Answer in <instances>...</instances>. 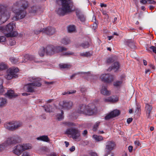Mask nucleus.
I'll return each instance as SVG.
<instances>
[{
    "instance_id": "f257e3e1",
    "label": "nucleus",
    "mask_w": 156,
    "mask_h": 156,
    "mask_svg": "<svg viewBox=\"0 0 156 156\" xmlns=\"http://www.w3.org/2000/svg\"><path fill=\"white\" fill-rule=\"evenodd\" d=\"M97 111V108L94 105L89 104L88 105H79L77 112L80 114L91 115Z\"/></svg>"
},
{
    "instance_id": "f03ea898",
    "label": "nucleus",
    "mask_w": 156,
    "mask_h": 156,
    "mask_svg": "<svg viewBox=\"0 0 156 156\" xmlns=\"http://www.w3.org/2000/svg\"><path fill=\"white\" fill-rule=\"evenodd\" d=\"M12 12L15 13V16L13 17V20L17 21L19 19H21L25 17L27 14L26 10L21 8H17L12 7Z\"/></svg>"
},
{
    "instance_id": "7ed1b4c3",
    "label": "nucleus",
    "mask_w": 156,
    "mask_h": 156,
    "mask_svg": "<svg viewBox=\"0 0 156 156\" xmlns=\"http://www.w3.org/2000/svg\"><path fill=\"white\" fill-rule=\"evenodd\" d=\"M46 53L48 55H51L54 53H59L67 50V48L62 46L55 47L53 45H48L45 48Z\"/></svg>"
},
{
    "instance_id": "20e7f679",
    "label": "nucleus",
    "mask_w": 156,
    "mask_h": 156,
    "mask_svg": "<svg viewBox=\"0 0 156 156\" xmlns=\"http://www.w3.org/2000/svg\"><path fill=\"white\" fill-rule=\"evenodd\" d=\"M0 24L5 22L9 18L10 13L6 7L0 4Z\"/></svg>"
},
{
    "instance_id": "39448f33",
    "label": "nucleus",
    "mask_w": 156,
    "mask_h": 156,
    "mask_svg": "<svg viewBox=\"0 0 156 156\" xmlns=\"http://www.w3.org/2000/svg\"><path fill=\"white\" fill-rule=\"evenodd\" d=\"M34 81L30 83H29L26 85L25 86V88L26 91L28 92L34 93L35 92V87H40L41 84L40 83L41 80L40 78H33Z\"/></svg>"
},
{
    "instance_id": "423d86ee",
    "label": "nucleus",
    "mask_w": 156,
    "mask_h": 156,
    "mask_svg": "<svg viewBox=\"0 0 156 156\" xmlns=\"http://www.w3.org/2000/svg\"><path fill=\"white\" fill-rule=\"evenodd\" d=\"M32 147L31 144H23L17 145L14 147L13 153L18 156H20L24 151L30 149Z\"/></svg>"
},
{
    "instance_id": "0eeeda50",
    "label": "nucleus",
    "mask_w": 156,
    "mask_h": 156,
    "mask_svg": "<svg viewBox=\"0 0 156 156\" xmlns=\"http://www.w3.org/2000/svg\"><path fill=\"white\" fill-rule=\"evenodd\" d=\"M22 125V122L20 121H13L6 123L4 126V127L8 130L14 131L21 127Z\"/></svg>"
},
{
    "instance_id": "6e6552de",
    "label": "nucleus",
    "mask_w": 156,
    "mask_h": 156,
    "mask_svg": "<svg viewBox=\"0 0 156 156\" xmlns=\"http://www.w3.org/2000/svg\"><path fill=\"white\" fill-rule=\"evenodd\" d=\"M61 2L62 7L66 9L68 12H71L73 8V3L72 0H56V2L59 4Z\"/></svg>"
},
{
    "instance_id": "1a4fd4ad",
    "label": "nucleus",
    "mask_w": 156,
    "mask_h": 156,
    "mask_svg": "<svg viewBox=\"0 0 156 156\" xmlns=\"http://www.w3.org/2000/svg\"><path fill=\"white\" fill-rule=\"evenodd\" d=\"M115 145V142L113 141H109L106 143L105 156H114V154L111 152V151L114 149Z\"/></svg>"
},
{
    "instance_id": "9d476101",
    "label": "nucleus",
    "mask_w": 156,
    "mask_h": 156,
    "mask_svg": "<svg viewBox=\"0 0 156 156\" xmlns=\"http://www.w3.org/2000/svg\"><path fill=\"white\" fill-rule=\"evenodd\" d=\"M66 134L70 135L73 139L76 140L80 136V131L74 128H71L67 129Z\"/></svg>"
},
{
    "instance_id": "9b49d317",
    "label": "nucleus",
    "mask_w": 156,
    "mask_h": 156,
    "mask_svg": "<svg viewBox=\"0 0 156 156\" xmlns=\"http://www.w3.org/2000/svg\"><path fill=\"white\" fill-rule=\"evenodd\" d=\"M28 2L26 0H20L13 3L12 7L26 10L28 6Z\"/></svg>"
},
{
    "instance_id": "f8f14e48",
    "label": "nucleus",
    "mask_w": 156,
    "mask_h": 156,
    "mask_svg": "<svg viewBox=\"0 0 156 156\" xmlns=\"http://www.w3.org/2000/svg\"><path fill=\"white\" fill-rule=\"evenodd\" d=\"M100 78L102 82L107 83H110L113 81L114 76L109 74H105L101 75Z\"/></svg>"
},
{
    "instance_id": "ddd939ff",
    "label": "nucleus",
    "mask_w": 156,
    "mask_h": 156,
    "mask_svg": "<svg viewBox=\"0 0 156 156\" xmlns=\"http://www.w3.org/2000/svg\"><path fill=\"white\" fill-rule=\"evenodd\" d=\"M15 23H10L8 24L5 27L0 26V30L3 32H6L9 33L13 31L14 27L15 26Z\"/></svg>"
},
{
    "instance_id": "4468645a",
    "label": "nucleus",
    "mask_w": 156,
    "mask_h": 156,
    "mask_svg": "<svg viewBox=\"0 0 156 156\" xmlns=\"http://www.w3.org/2000/svg\"><path fill=\"white\" fill-rule=\"evenodd\" d=\"M59 105L63 109L69 110L72 108L73 103L71 101L64 100L59 102Z\"/></svg>"
},
{
    "instance_id": "2eb2a0df",
    "label": "nucleus",
    "mask_w": 156,
    "mask_h": 156,
    "mask_svg": "<svg viewBox=\"0 0 156 156\" xmlns=\"http://www.w3.org/2000/svg\"><path fill=\"white\" fill-rule=\"evenodd\" d=\"M21 138L18 136H14L10 138H8L6 140L7 145L16 144L20 143L21 142Z\"/></svg>"
},
{
    "instance_id": "dca6fc26",
    "label": "nucleus",
    "mask_w": 156,
    "mask_h": 156,
    "mask_svg": "<svg viewBox=\"0 0 156 156\" xmlns=\"http://www.w3.org/2000/svg\"><path fill=\"white\" fill-rule=\"evenodd\" d=\"M120 114V112L119 110L117 109L114 110L105 116V119L106 120H108L110 119H112L118 116Z\"/></svg>"
},
{
    "instance_id": "f3484780",
    "label": "nucleus",
    "mask_w": 156,
    "mask_h": 156,
    "mask_svg": "<svg viewBox=\"0 0 156 156\" xmlns=\"http://www.w3.org/2000/svg\"><path fill=\"white\" fill-rule=\"evenodd\" d=\"M23 58L24 61L23 62L24 63L29 60L36 63H39L40 62L39 61L37 60L34 56L28 54L24 56Z\"/></svg>"
},
{
    "instance_id": "a211bd4d",
    "label": "nucleus",
    "mask_w": 156,
    "mask_h": 156,
    "mask_svg": "<svg viewBox=\"0 0 156 156\" xmlns=\"http://www.w3.org/2000/svg\"><path fill=\"white\" fill-rule=\"evenodd\" d=\"M43 32L49 35H53L55 32V28L51 27H48L42 29Z\"/></svg>"
},
{
    "instance_id": "6ab92c4d",
    "label": "nucleus",
    "mask_w": 156,
    "mask_h": 156,
    "mask_svg": "<svg viewBox=\"0 0 156 156\" xmlns=\"http://www.w3.org/2000/svg\"><path fill=\"white\" fill-rule=\"evenodd\" d=\"M13 72L12 69H8L7 71V74L5 75L6 78L8 80H10L14 78L17 77V74H15Z\"/></svg>"
},
{
    "instance_id": "aec40b11",
    "label": "nucleus",
    "mask_w": 156,
    "mask_h": 156,
    "mask_svg": "<svg viewBox=\"0 0 156 156\" xmlns=\"http://www.w3.org/2000/svg\"><path fill=\"white\" fill-rule=\"evenodd\" d=\"M120 65L118 62H115L113 65L107 69V71H110L112 69L115 70V72L117 71L119 68Z\"/></svg>"
},
{
    "instance_id": "412c9836",
    "label": "nucleus",
    "mask_w": 156,
    "mask_h": 156,
    "mask_svg": "<svg viewBox=\"0 0 156 156\" xmlns=\"http://www.w3.org/2000/svg\"><path fill=\"white\" fill-rule=\"evenodd\" d=\"M57 13L60 16H64L66 13H68L63 8H59L56 10Z\"/></svg>"
},
{
    "instance_id": "4be33fe9",
    "label": "nucleus",
    "mask_w": 156,
    "mask_h": 156,
    "mask_svg": "<svg viewBox=\"0 0 156 156\" xmlns=\"http://www.w3.org/2000/svg\"><path fill=\"white\" fill-rule=\"evenodd\" d=\"M5 95L10 99L17 96V95L14 93V91L12 90H8L7 92L5 93Z\"/></svg>"
},
{
    "instance_id": "5701e85b",
    "label": "nucleus",
    "mask_w": 156,
    "mask_h": 156,
    "mask_svg": "<svg viewBox=\"0 0 156 156\" xmlns=\"http://www.w3.org/2000/svg\"><path fill=\"white\" fill-rule=\"evenodd\" d=\"M37 140L47 142H49L50 141V140L47 135H43L40 136L37 138Z\"/></svg>"
},
{
    "instance_id": "b1692460",
    "label": "nucleus",
    "mask_w": 156,
    "mask_h": 156,
    "mask_svg": "<svg viewBox=\"0 0 156 156\" xmlns=\"http://www.w3.org/2000/svg\"><path fill=\"white\" fill-rule=\"evenodd\" d=\"M76 14L78 19L82 22H84L86 20V18L81 13L80 11H76Z\"/></svg>"
},
{
    "instance_id": "393cba45",
    "label": "nucleus",
    "mask_w": 156,
    "mask_h": 156,
    "mask_svg": "<svg viewBox=\"0 0 156 156\" xmlns=\"http://www.w3.org/2000/svg\"><path fill=\"white\" fill-rule=\"evenodd\" d=\"M118 98H113L111 97H109L104 98V101L105 102L114 103L118 101Z\"/></svg>"
},
{
    "instance_id": "a878e982",
    "label": "nucleus",
    "mask_w": 156,
    "mask_h": 156,
    "mask_svg": "<svg viewBox=\"0 0 156 156\" xmlns=\"http://www.w3.org/2000/svg\"><path fill=\"white\" fill-rule=\"evenodd\" d=\"M122 80H117L113 82V85L116 88H119L122 86Z\"/></svg>"
},
{
    "instance_id": "bb28decb",
    "label": "nucleus",
    "mask_w": 156,
    "mask_h": 156,
    "mask_svg": "<svg viewBox=\"0 0 156 156\" xmlns=\"http://www.w3.org/2000/svg\"><path fill=\"white\" fill-rule=\"evenodd\" d=\"M101 93L105 95H109L110 94L109 91L107 89V87L103 86L101 90Z\"/></svg>"
},
{
    "instance_id": "cd10ccee",
    "label": "nucleus",
    "mask_w": 156,
    "mask_h": 156,
    "mask_svg": "<svg viewBox=\"0 0 156 156\" xmlns=\"http://www.w3.org/2000/svg\"><path fill=\"white\" fill-rule=\"evenodd\" d=\"M116 60V57L115 56H111L107 58L106 62V63L109 64H110L114 62Z\"/></svg>"
},
{
    "instance_id": "c85d7f7f",
    "label": "nucleus",
    "mask_w": 156,
    "mask_h": 156,
    "mask_svg": "<svg viewBox=\"0 0 156 156\" xmlns=\"http://www.w3.org/2000/svg\"><path fill=\"white\" fill-rule=\"evenodd\" d=\"M126 45L131 48H134L135 47L134 42L132 40H128L126 41Z\"/></svg>"
},
{
    "instance_id": "c756f323",
    "label": "nucleus",
    "mask_w": 156,
    "mask_h": 156,
    "mask_svg": "<svg viewBox=\"0 0 156 156\" xmlns=\"http://www.w3.org/2000/svg\"><path fill=\"white\" fill-rule=\"evenodd\" d=\"M3 83V80L0 78V94H2L6 91V88L3 87L2 84Z\"/></svg>"
},
{
    "instance_id": "7c9ffc66",
    "label": "nucleus",
    "mask_w": 156,
    "mask_h": 156,
    "mask_svg": "<svg viewBox=\"0 0 156 156\" xmlns=\"http://www.w3.org/2000/svg\"><path fill=\"white\" fill-rule=\"evenodd\" d=\"M48 148L46 147H40L38 150V151L41 154H44L48 151Z\"/></svg>"
},
{
    "instance_id": "2f4dec72",
    "label": "nucleus",
    "mask_w": 156,
    "mask_h": 156,
    "mask_svg": "<svg viewBox=\"0 0 156 156\" xmlns=\"http://www.w3.org/2000/svg\"><path fill=\"white\" fill-rule=\"evenodd\" d=\"M7 100L4 98H0V107H3L5 106L7 103Z\"/></svg>"
},
{
    "instance_id": "473e14b6",
    "label": "nucleus",
    "mask_w": 156,
    "mask_h": 156,
    "mask_svg": "<svg viewBox=\"0 0 156 156\" xmlns=\"http://www.w3.org/2000/svg\"><path fill=\"white\" fill-rule=\"evenodd\" d=\"M61 42L64 45H67L69 44L70 42V41L69 38L66 37L63 38L61 41Z\"/></svg>"
},
{
    "instance_id": "72a5a7b5",
    "label": "nucleus",
    "mask_w": 156,
    "mask_h": 156,
    "mask_svg": "<svg viewBox=\"0 0 156 156\" xmlns=\"http://www.w3.org/2000/svg\"><path fill=\"white\" fill-rule=\"evenodd\" d=\"M9 146L7 145V143L6 142V140L4 143L0 145V151H2L5 149V148Z\"/></svg>"
},
{
    "instance_id": "f704fd0d",
    "label": "nucleus",
    "mask_w": 156,
    "mask_h": 156,
    "mask_svg": "<svg viewBox=\"0 0 156 156\" xmlns=\"http://www.w3.org/2000/svg\"><path fill=\"white\" fill-rule=\"evenodd\" d=\"M18 35L17 32L16 31H12L9 33H7L6 36L7 37H14L17 36Z\"/></svg>"
},
{
    "instance_id": "c9c22d12",
    "label": "nucleus",
    "mask_w": 156,
    "mask_h": 156,
    "mask_svg": "<svg viewBox=\"0 0 156 156\" xmlns=\"http://www.w3.org/2000/svg\"><path fill=\"white\" fill-rule=\"evenodd\" d=\"M94 138L97 141H100L102 140L103 139V137L100 136H98L96 135H93Z\"/></svg>"
},
{
    "instance_id": "e433bc0d",
    "label": "nucleus",
    "mask_w": 156,
    "mask_h": 156,
    "mask_svg": "<svg viewBox=\"0 0 156 156\" xmlns=\"http://www.w3.org/2000/svg\"><path fill=\"white\" fill-rule=\"evenodd\" d=\"M63 111L62 110H61V113L57 115L56 117L58 120L60 121L63 119Z\"/></svg>"
},
{
    "instance_id": "4c0bfd02",
    "label": "nucleus",
    "mask_w": 156,
    "mask_h": 156,
    "mask_svg": "<svg viewBox=\"0 0 156 156\" xmlns=\"http://www.w3.org/2000/svg\"><path fill=\"white\" fill-rule=\"evenodd\" d=\"M67 29L69 32H73L75 30V26L74 25H69Z\"/></svg>"
},
{
    "instance_id": "58836bf2",
    "label": "nucleus",
    "mask_w": 156,
    "mask_h": 156,
    "mask_svg": "<svg viewBox=\"0 0 156 156\" xmlns=\"http://www.w3.org/2000/svg\"><path fill=\"white\" fill-rule=\"evenodd\" d=\"M147 50L150 52H151L152 51L154 53L156 54V49L155 46H151L149 48H147Z\"/></svg>"
},
{
    "instance_id": "ea45409f",
    "label": "nucleus",
    "mask_w": 156,
    "mask_h": 156,
    "mask_svg": "<svg viewBox=\"0 0 156 156\" xmlns=\"http://www.w3.org/2000/svg\"><path fill=\"white\" fill-rule=\"evenodd\" d=\"M45 52H46L45 48L43 47L39 50L38 53L41 56H43L44 55Z\"/></svg>"
},
{
    "instance_id": "a19ab883",
    "label": "nucleus",
    "mask_w": 156,
    "mask_h": 156,
    "mask_svg": "<svg viewBox=\"0 0 156 156\" xmlns=\"http://www.w3.org/2000/svg\"><path fill=\"white\" fill-rule=\"evenodd\" d=\"M8 68L7 65L4 63L2 62L0 64V70H2Z\"/></svg>"
},
{
    "instance_id": "79ce46f5",
    "label": "nucleus",
    "mask_w": 156,
    "mask_h": 156,
    "mask_svg": "<svg viewBox=\"0 0 156 156\" xmlns=\"http://www.w3.org/2000/svg\"><path fill=\"white\" fill-rule=\"evenodd\" d=\"M71 66L70 65L62 64H59V67L61 69L69 68L71 67Z\"/></svg>"
},
{
    "instance_id": "37998d69",
    "label": "nucleus",
    "mask_w": 156,
    "mask_h": 156,
    "mask_svg": "<svg viewBox=\"0 0 156 156\" xmlns=\"http://www.w3.org/2000/svg\"><path fill=\"white\" fill-rule=\"evenodd\" d=\"M44 108L45 111L47 112H50L51 111L52 107L49 105L45 106Z\"/></svg>"
},
{
    "instance_id": "c03bdc74",
    "label": "nucleus",
    "mask_w": 156,
    "mask_h": 156,
    "mask_svg": "<svg viewBox=\"0 0 156 156\" xmlns=\"http://www.w3.org/2000/svg\"><path fill=\"white\" fill-rule=\"evenodd\" d=\"M80 46L83 47V48H87L89 47V44L88 42H86L81 44Z\"/></svg>"
},
{
    "instance_id": "a18cd8bd",
    "label": "nucleus",
    "mask_w": 156,
    "mask_h": 156,
    "mask_svg": "<svg viewBox=\"0 0 156 156\" xmlns=\"http://www.w3.org/2000/svg\"><path fill=\"white\" fill-rule=\"evenodd\" d=\"M152 108V107L151 105L148 104H146L145 109L146 112L151 111Z\"/></svg>"
},
{
    "instance_id": "49530a36",
    "label": "nucleus",
    "mask_w": 156,
    "mask_h": 156,
    "mask_svg": "<svg viewBox=\"0 0 156 156\" xmlns=\"http://www.w3.org/2000/svg\"><path fill=\"white\" fill-rule=\"evenodd\" d=\"M9 60L13 64H16L18 61V59L14 57H11L9 58Z\"/></svg>"
},
{
    "instance_id": "de8ad7c7",
    "label": "nucleus",
    "mask_w": 156,
    "mask_h": 156,
    "mask_svg": "<svg viewBox=\"0 0 156 156\" xmlns=\"http://www.w3.org/2000/svg\"><path fill=\"white\" fill-rule=\"evenodd\" d=\"M100 122H97L94 125L93 129L94 131L96 132L97 130L98 129V126L100 125Z\"/></svg>"
},
{
    "instance_id": "09e8293b",
    "label": "nucleus",
    "mask_w": 156,
    "mask_h": 156,
    "mask_svg": "<svg viewBox=\"0 0 156 156\" xmlns=\"http://www.w3.org/2000/svg\"><path fill=\"white\" fill-rule=\"evenodd\" d=\"M80 55L81 56L85 57L90 56L91 55L90 54L89 52L81 53Z\"/></svg>"
},
{
    "instance_id": "8fccbe9b",
    "label": "nucleus",
    "mask_w": 156,
    "mask_h": 156,
    "mask_svg": "<svg viewBox=\"0 0 156 156\" xmlns=\"http://www.w3.org/2000/svg\"><path fill=\"white\" fill-rule=\"evenodd\" d=\"M37 11V8L36 6H33L31 8L30 12L31 13H35Z\"/></svg>"
},
{
    "instance_id": "3c124183",
    "label": "nucleus",
    "mask_w": 156,
    "mask_h": 156,
    "mask_svg": "<svg viewBox=\"0 0 156 156\" xmlns=\"http://www.w3.org/2000/svg\"><path fill=\"white\" fill-rule=\"evenodd\" d=\"M9 44L10 46H12L15 45L16 43L15 41L13 39H11L9 40Z\"/></svg>"
},
{
    "instance_id": "603ef678",
    "label": "nucleus",
    "mask_w": 156,
    "mask_h": 156,
    "mask_svg": "<svg viewBox=\"0 0 156 156\" xmlns=\"http://www.w3.org/2000/svg\"><path fill=\"white\" fill-rule=\"evenodd\" d=\"M6 40V38L5 36H1L0 37V42H4Z\"/></svg>"
},
{
    "instance_id": "864d4df0",
    "label": "nucleus",
    "mask_w": 156,
    "mask_h": 156,
    "mask_svg": "<svg viewBox=\"0 0 156 156\" xmlns=\"http://www.w3.org/2000/svg\"><path fill=\"white\" fill-rule=\"evenodd\" d=\"M140 111V106L139 105H137V107L136 110V112L137 113H139Z\"/></svg>"
},
{
    "instance_id": "5fc2aeb1",
    "label": "nucleus",
    "mask_w": 156,
    "mask_h": 156,
    "mask_svg": "<svg viewBox=\"0 0 156 156\" xmlns=\"http://www.w3.org/2000/svg\"><path fill=\"white\" fill-rule=\"evenodd\" d=\"M148 1L150 4H155L156 3L154 0H148Z\"/></svg>"
},
{
    "instance_id": "6e6d98bb",
    "label": "nucleus",
    "mask_w": 156,
    "mask_h": 156,
    "mask_svg": "<svg viewBox=\"0 0 156 156\" xmlns=\"http://www.w3.org/2000/svg\"><path fill=\"white\" fill-rule=\"evenodd\" d=\"M12 69L13 72L15 74H16V73L19 71L18 69L17 68L14 69Z\"/></svg>"
},
{
    "instance_id": "4d7b16f0",
    "label": "nucleus",
    "mask_w": 156,
    "mask_h": 156,
    "mask_svg": "<svg viewBox=\"0 0 156 156\" xmlns=\"http://www.w3.org/2000/svg\"><path fill=\"white\" fill-rule=\"evenodd\" d=\"M41 32H43L42 29H41L39 30H36L34 31L35 33L36 34H38Z\"/></svg>"
},
{
    "instance_id": "13d9d810",
    "label": "nucleus",
    "mask_w": 156,
    "mask_h": 156,
    "mask_svg": "<svg viewBox=\"0 0 156 156\" xmlns=\"http://www.w3.org/2000/svg\"><path fill=\"white\" fill-rule=\"evenodd\" d=\"M134 144L136 146H139L140 145V144L139 141L136 140L134 142Z\"/></svg>"
},
{
    "instance_id": "bf43d9fd",
    "label": "nucleus",
    "mask_w": 156,
    "mask_h": 156,
    "mask_svg": "<svg viewBox=\"0 0 156 156\" xmlns=\"http://www.w3.org/2000/svg\"><path fill=\"white\" fill-rule=\"evenodd\" d=\"M133 120V118H129L127 119V122L128 124L130 123Z\"/></svg>"
},
{
    "instance_id": "052dcab7",
    "label": "nucleus",
    "mask_w": 156,
    "mask_h": 156,
    "mask_svg": "<svg viewBox=\"0 0 156 156\" xmlns=\"http://www.w3.org/2000/svg\"><path fill=\"white\" fill-rule=\"evenodd\" d=\"M151 111L146 112L147 116L148 118H149L151 117Z\"/></svg>"
},
{
    "instance_id": "680f3d73",
    "label": "nucleus",
    "mask_w": 156,
    "mask_h": 156,
    "mask_svg": "<svg viewBox=\"0 0 156 156\" xmlns=\"http://www.w3.org/2000/svg\"><path fill=\"white\" fill-rule=\"evenodd\" d=\"M73 54V52H70L69 51H68L67 52H66L65 53L64 55H72Z\"/></svg>"
},
{
    "instance_id": "e2e57ef3",
    "label": "nucleus",
    "mask_w": 156,
    "mask_h": 156,
    "mask_svg": "<svg viewBox=\"0 0 156 156\" xmlns=\"http://www.w3.org/2000/svg\"><path fill=\"white\" fill-rule=\"evenodd\" d=\"M97 27V23L95 22L94 23H93V28L94 29V30H95L96 29Z\"/></svg>"
},
{
    "instance_id": "0e129e2a",
    "label": "nucleus",
    "mask_w": 156,
    "mask_h": 156,
    "mask_svg": "<svg viewBox=\"0 0 156 156\" xmlns=\"http://www.w3.org/2000/svg\"><path fill=\"white\" fill-rule=\"evenodd\" d=\"M75 150V147L74 146H72L69 149V151L71 152H73Z\"/></svg>"
},
{
    "instance_id": "69168bd1",
    "label": "nucleus",
    "mask_w": 156,
    "mask_h": 156,
    "mask_svg": "<svg viewBox=\"0 0 156 156\" xmlns=\"http://www.w3.org/2000/svg\"><path fill=\"white\" fill-rule=\"evenodd\" d=\"M140 2L144 4H146L147 3V1L146 0H140Z\"/></svg>"
},
{
    "instance_id": "338daca9",
    "label": "nucleus",
    "mask_w": 156,
    "mask_h": 156,
    "mask_svg": "<svg viewBox=\"0 0 156 156\" xmlns=\"http://www.w3.org/2000/svg\"><path fill=\"white\" fill-rule=\"evenodd\" d=\"M22 156H30L29 153L27 152H24L23 153Z\"/></svg>"
},
{
    "instance_id": "774afa93",
    "label": "nucleus",
    "mask_w": 156,
    "mask_h": 156,
    "mask_svg": "<svg viewBox=\"0 0 156 156\" xmlns=\"http://www.w3.org/2000/svg\"><path fill=\"white\" fill-rule=\"evenodd\" d=\"M49 156H58V155L55 153H51Z\"/></svg>"
}]
</instances>
